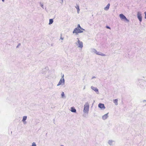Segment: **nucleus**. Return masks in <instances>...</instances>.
<instances>
[{
    "instance_id": "39448f33",
    "label": "nucleus",
    "mask_w": 146,
    "mask_h": 146,
    "mask_svg": "<svg viewBox=\"0 0 146 146\" xmlns=\"http://www.w3.org/2000/svg\"><path fill=\"white\" fill-rule=\"evenodd\" d=\"M137 17L140 22H141L142 21V17L141 13L140 12H138L137 13Z\"/></svg>"
},
{
    "instance_id": "aec40b11",
    "label": "nucleus",
    "mask_w": 146,
    "mask_h": 146,
    "mask_svg": "<svg viewBox=\"0 0 146 146\" xmlns=\"http://www.w3.org/2000/svg\"><path fill=\"white\" fill-rule=\"evenodd\" d=\"M40 6L43 9H44L43 7V3H42L41 2H40Z\"/></svg>"
},
{
    "instance_id": "bb28decb",
    "label": "nucleus",
    "mask_w": 146,
    "mask_h": 146,
    "mask_svg": "<svg viewBox=\"0 0 146 146\" xmlns=\"http://www.w3.org/2000/svg\"><path fill=\"white\" fill-rule=\"evenodd\" d=\"M61 79H64V75L63 74V75H62V77Z\"/></svg>"
},
{
    "instance_id": "ddd939ff",
    "label": "nucleus",
    "mask_w": 146,
    "mask_h": 146,
    "mask_svg": "<svg viewBox=\"0 0 146 146\" xmlns=\"http://www.w3.org/2000/svg\"><path fill=\"white\" fill-rule=\"evenodd\" d=\"M76 8V9L77 10V13L78 14L79 13V12L80 11V9L79 8V6L78 5H76V6L75 7Z\"/></svg>"
},
{
    "instance_id": "0eeeda50",
    "label": "nucleus",
    "mask_w": 146,
    "mask_h": 146,
    "mask_svg": "<svg viewBox=\"0 0 146 146\" xmlns=\"http://www.w3.org/2000/svg\"><path fill=\"white\" fill-rule=\"evenodd\" d=\"M98 107L99 108L101 109H105V107L104 104H103L101 103H100L98 104Z\"/></svg>"
},
{
    "instance_id": "412c9836",
    "label": "nucleus",
    "mask_w": 146,
    "mask_h": 146,
    "mask_svg": "<svg viewBox=\"0 0 146 146\" xmlns=\"http://www.w3.org/2000/svg\"><path fill=\"white\" fill-rule=\"evenodd\" d=\"M76 28H78V29H80L82 28V27H80V25L79 24H78L77 26V27Z\"/></svg>"
},
{
    "instance_id": "6ab92c4d",
    "label": "nucleus",
    "mask_w": 146,
    "mask_h": 146,
    "mask_svg": "<svg viewBox=\"0 0 146 146\" xmlns=\"http://www.w3.org/2000/svg\"><path fill=\"white\" fill-rule=\"evenodd\" d=\"M92 52H94L96 53H96H97V50L95 49H92Z\"/></svg>"
},
{
    "instance_id": "f704fd0d",
    "label": "nucleus",
    "mask_w": 146,
    "mask_h": 146,
    "mask_svg": "<svg viewBox=\"0 0 146 146\" xmlns=\"http://www.w3.org/2000/svg\"><path fill=\"white\" fill-rule=\"evenodd\" d=\"M3 2H4V0H2Z\"/></svg>"
},
{
    "instance_id": "c9c22d12",
    "label": "nucleus",
    "mask_w": 146,
    "mask_h": 146,
    "mask_svg": "<svg viewBox=\"0 0 146 146\" xmlns=\"http://www.w3.org/2000/svg\"><path fill=\"white\" fill-rule=\"evenodd\" d=\"M60 146H64L63 145H61Z\"/></svg>"
},
{
    "instance_id": "9d476101",
    "label": "nucleus",
    "mask_w": 146,
    "mask_h": 146,
    "mask_svg": "<svg viewBox=\"0 0 146 146\" xmlns=\"http://www.w3.org/2000/svg\"><path fill=\"white\" fill-rule=\"evenodd\" d=\"M71 111L73 113H76V110L74 107H72L70 108Z\"/></svg>"
},
{
    "instance_id": "c756f323",
    "label": "nucleus",
    "mask_w": 146,
    "mask_h": 146,
    "mask_svg": "<svg viewBox=\"0 0 146 146\" xmlns=\"http://www.w3.org/2000/svg\"><path fill=\"white\" fill-rule=\"evenodd\" d=\"M60 39L63 40L64 39V38H62V37H60Z\"/></svg>"
},
{
    "instance_id": "b1692460",
    "label": "nucleus",
    "mask_w": 146,
    "mask_h": 146,
    "mask_svg": "<svg viewBox=\"0 0 146 146\" xmlns=\"http://www.w3.org/2000/svg\"><path fill=\"white\" fill-rule=\"evenodd\" d=\"M21 45V43H19L18 44V45L17 46L16 48H18L19 47V46H20Z\"/></svg>"
},
{
    "instance_id": "cd10ccee",
    "label": "nucleus",
    "mask_w": 146,
    "mask_h": 146,
    "mask_svg": "<svg viewBox=\"0 0 146 146\" xmlns=\"http://www.w3.org/2000/svg\"><path fill=\"white\" fill-rule=\"evenodd\" d=\"M96 78V77L95 76H93V77H92V79H93Z\"/></svg>"
},
{
    "instance_id": "7c9ffc66",
    "label": "nucleus",
    "mask_w": 146,
    "mask_h": 146,
    "mask_svg": "<svg viewBox=\"0 0 146 146\" xmlns=\"http://www.w3.org/2000/svg\"><path fill=\"white\" fill-rule=\"evenodd\" d=\"M143 102H146V100H143Z\"/></svg>"
},
{
    "instance_id": "473e14b6",
    "label": "nucleus",
    "mask_w": 146,
    "mask_h": 146,
    "mask_svg": "<svg viewBox=\"0 0 146 146\" xmlns=\"http://www.w3.org/2000/svg\"><path fill=\"white\" fill-rule=\"evenodd\" d=\"M63 2V0H61V3H62Z\"/></svg>"
},
{
    "instance_id": "5701e85b",
    "label": "nucleus",
    "mask_w": 146,
    "mask_h": 146,
    "mask_svg": "<svg viewBox=\"0 0 146 146\" xmlns=\"http://www.w3.org/2000/svg\"><path fill=\"white\" fill-rule=\"evenodd\" d=\"M143 86H144V85H145V84H146V81H143Z\"/></svg>"
},
{
    "instance_id": "f257e3e1",
    "label": "nucleus",
    "mask_w": 146,
    "mask_h": 146,
    "mask_svg": "<svg viewBox=\"0 0 146 146\" xmlns=\"http://www.w3.org/2000/svg\"><path fill=\"white\" fill-rule=\"evenodd\" d=\"M89 110V104L88 102L85 103L84 106L83 111L84 113H88Z\"/></svg>"
},
{
    "instance_id": "a211bd4d",
    "label": "nucleus",
    "mask_w": 146,
    "mask_h": 146,
    "mask_svg": "<svg viewBox=\"0 0 146 146\" xmlns=\"http://www.w3.org/2000/svg\"><path fill=\"white\" fill-rule=\"evenodd\" d=\"M61 97L62 98H65V94L63 92H62V93L61 94Z\"/></svg>"
},
{
    "instance_id": "1a4fd4ad",
    "label": "nucleus",
    "mask_w": 146,
    "mask_h": 146,
    "mask_svg": "<svg viewBox=\"0 0 146 146\" xmlns=\"http://www.w3.org/2000/svg\"><path fill=\"white\" fill-rule=\"evenodd\" d=\"M108 113L105 114L104 115L102 116V118L103 120H105L108 118Z\"/></svg>"
},
{
    "instance_id": "f3484780",
    "label": "nucleus",
    "mask_w": 146,
    "mask_h": 146,
    "mask_svg": "<svg viewBox=\"0 0 146 146\" xmlns=\"http://www.w3.org/2000/svg\"><path fill=\"white\" fill-rule=\"evenodd\" d=\"M53 22V19H49V25L52 24Z\"/></svg>"
},
{
    "instance_id": "2eb2a0df",
    "label": "nucleus",
    "mask_w": 146,
    "mask_h": 146,
    "mask_svg": "<svg viewBox=\"0 0 146 146\" xmlns=\"http://www.w3.org/2000/svg\"><path fill=\"white\" fill-rule=\"evenodd\" d=\"M117 101L118 100L117 99H115L113 100V102L116 105H117L118 104Z\"/></svg>"
},
{
    "instance_id": "e433bc0d",
    "label": "nucleus",
    "mask_w": 146,
    "mask_h": 146,
    "mask_svg": "<svg viewBox=\"0 0 146 146\" xmlns=\"http://www.w3.org/2000/svg\"><path fill=\"white\" fill-rule=\"evenodd\" d=\"M145 105L146 106V104H145Z\"/></svg>"
},
{
    "instance_id": "f8f14e48",
    "label": "nucleus",
    "mask_w": 146,
    "mask_h": 146,
    "mask_svg": "<svg viewBox=\"0 0 146 146\" xmlns=\"http://www.w3.org/2000/svg\"><path fill=\"white\" fill-rule=\"evenodd\" d=\"M110 3H108V4L104 8V10L106 11L108 10L109 9L110 6Z\"/></svg>"
},
{
    "instance_id": "423d86ee",
    "label": "nucleus",
    "mask_w": 146,
    "mask_h": 146,
    "mask_svg": "<svg viewBox=\"0 0 146 146\" xmlns=\"http://www.w3.org/2000/svg\"><path fill=\"white\" fill-rule=\"evenodd\" d=\"M65 82V80L64 79H61L58 84L57 85V86H59L62 84H64Z\"/></svg>"
},
{
    "instance_id": "2f4dec72",
    "label": "nucleus",
    "mask_w": 146,
    "mask_h": 146,
    "mask_svg": "<svg viewBox=\"0 0 146 146\" xmlns=\"http://www.w3.org/2000/svg\"><path fill=\"white\" fill-rule=\"evenodd\" d=\"M24 124H26V122L25 121V122H24Z\"/></svg>"
},
{
    "instance_id": "6e6552de",
    "label": "nucleus",
    "mask_w": 146,
    "mask_h": 146,
    "mask_svg": "<svg viewBox=\"0 0 146 146\" xmlns=\"http://www.w3.org/2000/svg\"><path fill=\"white\" fill-rule=\"evenodd\" d=\"M91 88L94 90V91L96 92L97 93V94H98L99 93V91H98V88H97L96 87H95L93 86H91Z\"/></svg>"
},
{
    "instance_id": "72a5a7b5",
    "label": "nucleus",
    "mask_w": 146,
    "mask_h": 146,
    "mask_svg": "<svg viewBox=\"0 0 146 146\" xmlns=\"http://www.w3.org/2000/svg\"><path fill=\"white\" fill-rule=\"evenodd\" d=\"M85 86H84V90L85 89Z\"/></svg>"
},
{
    "instance_id": "4be33fe9",
    "label": "nucleus",
    "mask_w": 146,
    "mask_h": 146,
    "mask_svg": "<svg viewBox=\"0 0 146 146\" xmlns=\"http://www.w3.org/2000/svg\"><path fill=\"white\" fill-rule=\"evenodd\" d=\"M31 146H36V145L35 143L33 142L32 144V145Z\"/></svg>"
},
{
    "instance_id": "a878e982",
    "label": "nucleus",
    "mask_w": 146,
    "mask_h": 146,
    "mask_svg": "<svg viewBox=\"0 0 146 146\" xmlns=\"http://www.w3.org/2000/svg\"><path fill=\"white\" fill-rule=\"evenodd\" d=\"M106 27L107 28V29H110V27L109 26H107Z\"/></svg>"
},
{
    "instance_id": "20e7f679",
    "label": "nucleus",
    "mask_w": 146,
    "mask_h": 146,
    "mask_svg": "<svg viewBox=\"0 0 146 146\" xmlns=\"http://www.w3.org/2000/svg\"><path fill=\"white\" fill-rule=\"evenodd\" d=\"M119 15L121 20H125L127 22H129V20L127 19L125 16L123 14H121Z\"/></svg>"
},
{
    "instance_id": "9b49d317",
    "label": "nucleus",
    "mask_w": 146,
    "mask_h": 146,
    "mask_svg": "<svg viewBox=\"0 0 146 146\" xmlns=\"http://www.w3.org/2000/svg\"><path fill=\"white\" fill-rule=\"evenodd\" d=\"M114 142V141L112 140H109L108 141V143L110 145H113V143Z\"/></svg>"
},
{
    "instance_id": "7ed1b4c3",
    "label": "nucleus",
    "mask_w": 146,
    "mask_h": 146,
    "mask_svg": "<svg viewBox=\"0 0 146 146\" xmlns=\"http://www.w3.org/2000/svg\"><path fill=\"white\" fill-rule=\"evenodd\" d=\"M77 39H78V41L76 43V44H77L78 45V47L79 48H82L83 47V42L80 41L79 40L78 38H77Z\"/></svg>"
},
{
    "instance_id": "c85d7f7f",
    "label": "nucleus",
    "mask_w": 146,
    "mask_h": 146,
    "mask_svg": "<svg viewBox=\"0 0 146 146\" xmlns=\"http://www.w3.org/2000/svg\"><path fill=\"white\" fill-rule=\"evenodd\" d=\"M81 29V30H83V31H85V30L84 29H83V28H81V29Z\"/></svg>"
},
{
    "instance_id": "f03ea898",
    "label": "nucleus",
    "mask_w": 146,
    "mask_h": 146,
    "mask_svg": "<svg viewBox=\"0 0 146 146\" xmlns=\"http://www.w3.org/2000/svg\"><path fill=\"white\" fill-rule=\"evenodd\" d=\"M83 31L81 30L80 29H78V28H76L74 29L73 33H75L76 35L79 33H83Z\"/></svg>"
},
{
    "instance_id": "4468645a",
    "label": "nucleus",
    "mask_w": 146,
    "mask_h": 146,
    "mask_svg": "<svg viewBox=\"0 0 146 146\" xmlns=\"http://www.w3.org/2000/svg\"><path fill=\"white\" fill-rule=\"evenodd\" d=\"M96 54L97 55H100V56H105V55L102 52H97V53H96Z\"/></svg>"
},
{
    "instance_id": "dca6fc26",
    "label": "nucleus",
    "mask_w": 146,
    "mask_h": 146,
    "mask_svg": "<svg viewBox=\"0 0 146 146\" xmlns=\"http://www.w3.org/2000/svg\"><path fill=\"white\" fill-rule=\"evenodd\" d=\"M27 119V116H23L22 121L23 122H24L25 121V120H26Z\"/></svg>"
},
{
    "instance_id": "393cba45",
    "label": "nucleus",
    "mask_w": 146,
    "mask_h": 146,
    "mask_svg": "<svg viewBox=\"0 0 146 146\" xmlns=\"http://www.w3.org/2000/svg\"><path fill=\"white\" fill-rule=\"evenodd\" d=\"M144 14H145V19H146V12H144Z\"/></svg>"
}]
</instances>
